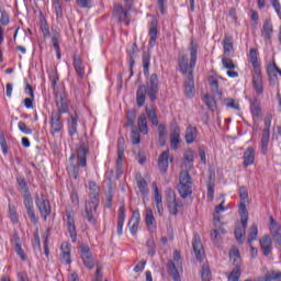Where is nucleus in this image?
Listing matches in <instances>:
<instances>
[{
	"label": "nucleus",
	"instance_id": "f257e3e1",
	"mask_svg": "<svg viewBox=\"0 0 281 281\" xmlns=\"http://www.w3.org/2000/svg\"><path fill=\"white\" fill-rule=\"evenodd\" d=\"M159 92V77L157 74H151L147 86H139L136 92V102L138 106H142L146 102V95L155 102L157 100V93Z\"/></svg>",
	"mask_w": 281,
	"mask_h": 281
},
{
	"label": "nucleus",
	"instance_id": "f03ea898",
	"mask_svg": "<svg viewBox=\"0 0 281 281\" xmlns=\"http://www.w3.org/2000/svg\"><path fill=\"white\" fill-rule=\"evenodd\" d=\"M199 58V44L191 41L187 54L180 56L179 67L181 74H194V67H196V59Z\"/></svg>",
	"mask_w": 281,
	"mask_h": 281
},
{
	"label": "nucleus",
	"instance_id": "7ed1b4c3",
	"mask_svg": "<svg viewBox=\"0 0 281 281\" xmlns=\"http://www.w3.org/2000/svg\"><path fill=\"white\" fill-rule=\"evenodd\" d=\"M16 183L23 193L24 196V207L26 210L27 216L31 222L34 224L37 223L36 221V213L34 212V200L32 199V193H30V187H27V181H25V177L18 176Z\"/></svg>",
	"mask_w": 281,
	"mask_h": 281
},
{
	"label": "nucleus",
	"instance_id": "20e7f679",
	"mask_svg": "<svg viewBox=\"0 0 281 281\" xmlns=\"http://www.w3.org/2000/svg\"><path fill=\"white\" fill-rule=\"evenodd\" d=\"M89 188L91 190L90 196L91 201L86 204V218L92 225H95V212L98 210V184L95 182H90Z\"/></svg>",
	"mask_w": 281,
	"mask_h": 281
},
{
	"label": "nucleus",
	"instance_id": "39448f33",
	"mask_svg": "<svg viewBox=\"0 0 281 281\" xmlns=\"http://www.w3.org/2000/svg\"><path fill=\"white\" fill-rule=\"evenodd\" d=\"M239 216H240V224L235 228V238L238 243H245L247 223L249 221V212L247 211V205L245 202L239 204Z\"/></svg>",
	"mask_w": 281,
	"mask_h": 281
},
{
	"label": "nucleus",
	"instance_id": "423d86ee",
	"mask_svg": "<svg viewBox=\"0 0 281 281\" xmlns=\"http://www.w3.org/2000/svg\"><path fill=\"white\" fill-rule=\"evenodd\" d=\"M223 212H227L225 201H222L220 205L215 206V212L213 213V223L215 229L211 232L212 240H220L221 236L225 235V229L221 228V216L218 215Z\"/></svg>",
	"mask_w": 281,
	"mask_h": 281
},
{
	"label": "nucleus",
	"instance_id": "0eeeda50",
	"mask_svg": "<svg viewBox=\"0 0 281 281\" xmlns=\"http://www.w3.org/2000/svg\"><path fill=\"white\" fill-rule=\"evenodd\" d=\"M178 192L181 199H188L192 194V178L188 171L180 172Z\"/></svg>",
	"mask_w": 281,
	"mask_h": 281
},
{
	"label": "nucleus",
	"instance_id": "6e6552de",
	"mask_svg": "<svg viewBox=\"0 0 281 281\" xmlns=\"http://www.w3.org/2000/svg\"><path fill=\"white\" fill-rule=\"evenodd\" d=\"M182 265L183 260L181 259V252L175 250L173 260H169L167 263L168 273H170L175 281H181L179 269H182Z\"/></svg>",
	"mask_w": 281,
	"mask_h": 281
},
{
	"label": "nucleus",
	"instance_id": "1a4fd4ad",
	"mask_svg": "<svg viewBox=\"0 0 281 281\" xmlns=\"http://www.w3.org/2000/svg\"><path fill=\"white\" fill-rule=\"evenodd\" d=\"M269 237L273 240L274 245L281 247V224L273 216L269 217Z\"/></svg>",
	"mask_w": 281,
	"mask_h": 281
},
{
	"label": "nucleus",
	"instance_id": "9d476101",
	"mask_svg": "<svg viewBox=\"0 0 281 281\" xmlns=\"http://www.w3.org/2000/svg\"><path fill=\"white\" fill-rule=\"evenodd\" d=\"M35 203L42 218H44V221H47V216L52 214V206L49 205V200H47V198L42 194L41 198L38 195L35 198Z\"/></svg>",
	"mask_w": 281,
	"mask_h": 281
},
{
	"label": "nucleus",
	"instance_id": "9b49d317",
	"mask_svg": "<svg viewBox=\"0 0 281 281\" xmlns=\"http://www.w3.org/2000/svg\"><path fill=\"white\" fill-rule=\"evenodd\" d=\"M131 8L124 7L122 4L114 5V16L120 21V23H124L128 25L131 23Z\"/></svg>",
	"mask_w": 281,
	"mask_h": 281
},
{
	"label": "nucleus",
	"instance_id": "f8f14e48",
	"mask_svg": "<svg viewBox=\"0 0 281 281\" xmlns=\"http://www.w3.org/2000/svg\"><path fill=\"white\" fill-rule=\"evenodd\" d=\"M80 251H81V260L87 267V269H93L95 267V261L93 260V254H91V248L86 245L80 246Z\"/></svg>",
	"mask_w": 281,
	"mask_h": 281
},
{
	"label": "nucleus",
	"instance_id": "ddd939ff",
	"mask_svg": "<svg viewBox=\"0 0 281 281\" xmlns=\"http://www.w3.org/2000/svg\"><path fill=\"white\" fill-rule=\"evenodd\" d=\"M60 112L53 111L50 115V134L57 135L63 131V121H60Z\"/></svg>",
	"mask_w": 281,
	"mask_h": 281
},
{
	"label": "nucleus",
	"instance_id": "4468645a",
	"mask_svg": "<svg viewBox=\"0 0 281 281\" xmlns=\"http://www.w3.org/2000/svg\"><path fill=\"white\" fill-rule=\"evenodd\" d=\"M66 225L72 243H76L78 234L76 233V221L74 220V212L71 211L66 212Z\"/></svg>",
	"mask_w": 281,
	"mask_h": 281
},
{
	"label": "nucleus",
	"instance_id": "2eb2a0df",
	"mask_svg": "<svg viewBox=\"0 0 281 281\" xmlns=\"http://www.w3.org/2000/svg\"><path fill=\"white\" fill-rule=\"evenodd\" d=\"M151 188L154 190V201L156 203L157 212L159 216H164V198L159 192V187H157V182H153Z\"/></svg>",
	"mask_w": 281,
	"mask_h": 281
},
{
	"label": "nucleus",
	"instance_id": "dca6fc26",
	"mask_svg": "<svg viewBox=\"0 0 281 281\" xmlns=\"http://www.w3.org/2000/svg\"><path fill=\"white\" fill-rule=\"evenodd\" d=\"M87 155H89V146L86 143H81L77 148V159L81 168L87 166Z\"/></svg>",
	"mask_w": 281,
	"mask_h": 281
},
{
	"label": "nucleus",
	"instance_id": "f3484780",
	"mask_svg": "<svg viewBox=\"0 0 281 281\" xmlns=\"http://www.w3.org/2000/svg\"><path fill=\"white\" fill-rule=\"evenodd\" d=\"M181 205H183V204L177 202L175 191L169 190L168 191V209H169L170 214H172L173 216H177V214H179L178 207H181Z\"/></svg>",
	"mask_w": 281,
	"mask_h": 281
},
{
	"label": "nucleus",
	"instance_id": "a211bd4d",
	"mask_svg": "<svg viewBox=\"0 0 281 281\" xmlns=\"http://www.w3.org/2000/svg\"><path fill=\"white\" fill-rule=\"evenodd\" d=\"M193 251L195 254V258L198 260H203V257L205 256V250L203 249V243L201 241V237L199 235L193 236Z\"/></svg>",
	"mask_w": 281,
	"mask_h": 281
},
{
	"label": "nucleus",
	"instance_id": "6ab92c4d",
	"mask_svg": "<svg viewBox=\"0 0 281 281\" xmlns=\"http://www.w3.org/2000/svg\"><path fill=\"white\" fill-rule=\"evenodd\" d=\"M140 222H142V215L139 214V211L138 210L134 211L132 214V218L128 222V227L132 236H135V234H137Z\"/></svg>",
	"mask_w": 281,
	"mask_h": 281
},
{
	"label": "nucleus",
	"instance_id": "aec40b11",
	"mask_svg": "<svg viewBox=\"0 0 281 281\" xmlns=\"http://www.w3.org/2000/svg\"><path fill=\"white\" fill-rule=\"evenodd\" d=\"M193 162H194V150L187 149L183 154L182 172H188V170H191Z\"/></svg>",
	"mask_w": 281,
	"mask_h": 281
},
{
	"label": "nucleus",
	"instance_id": "412c9836",
	"mask_svg": "<svg viewBox=\"0 0 281 281\" xmlns=\"http://www.w3.org/2000/svg\"><path fill=\"white\" fill-rule=\"evenodd\" d=\"M145 223L149 232H155V229H157V220H155V214L150 207L145 209Z\"/></svg>",
	"mask_w": 281,
	"mask_h": 281
},
{
	"label": "nucleus",
	"instance_id": "4be33fe9",
	"mask_svg": "<svg viewBox=\"0 0 281 281\" xmlns=\"http://www.w3.org/2000/svg\"><path fill=\"white\" fill-rule=\"evenodd\" d=\"M259 243L263 256H269L273 251V239L269 235L263 236Z\"/></svg>",
	"mask_w": 281,
	"mask_h": 281
},
{
	"label": "nucleus",
	"instance_id": "5701e85b",
	"mask_svg": "<svg viewBox=\"0 0 281 281\" xmlns=\"http://www.w3.org/2000/svg\"><path fill=\"white\" fill-rule=\"evenodd\" d=\"M157 19H153L149 25V45L150 47H155L157 45V34H159V30H157Z\"/></svg>",
	"mask_w": 281,
	"mask_h": 281
},
{
	"label": "nucleus",
	"instance_id": "b1692460",
	"mask_svg": "<svg viewBox=\"0 0 281 281\" xmlns=\"http://www.w3.org/2000/svg\"><path fill=\"white\" fill-rule=\"evenodd\" d=\"M187 76L184 82V93L187 98H192L194 95V76L192 74H183Z\"/></svg>",
	"mask_w": 281,
	"mask_h": 281
},
{
	"label": "nucleus",
	"instance_id": "393cba45",
	"mask_svg": "<svg viewBox=\"0 0 281 281\" xmlns=\"http://www.w3.org/2000/svg\"><path fill=\"white\" fill-rule=\"evenodd\" d=\"M124 221H126V209L124 205L120 206L119 209V215H117V225H116V232L119 236H122L124 234Z\"/></svg>",
	"mask_w": 281,
	"mask_h": 281
},
{
	"label": "nucleus",
	"instance_id": "a878e982",
	"mask_svg": "<svg viewBox=\"0 0 281 281\" xmlns=\"http://www.w3.org/2000/svg\"><path fill=\"white\" fill-rule=\"evenodd\" d=\"M252 85L256 93H262L265 88L262 86V75H260V69L255 70V75L252 76Z\"/></svg>",
	"mask_w": 281,
	"mask_h": 281
},
{
	"label": "nucleus",
	"instance_id": "bb28decb",
	"mask_svg": "<svg viewBox=\"0 0 281 281\" xmlns=\"http://www.w3.org/2000/svg\"><path fill=\"white\" fill-rule=\"evenodd\" d=\"M61 262L65 265H71V246L68 243L61 244Z\"/></svg>",
	"mask_w": 281,
	"mask_h": 281
},
{
	"label": "nucleus",
	"instance_id": "cd10ccee",
	"mask_svg": "<svg viewBox=\"0 0 281 281\" xmlns=\"http://www.w3.org/2000/svg\"><path fill=\"white\" fill-rule=\"evenodd\" d=\"M168 159H170L169 149L162 151L158 158V168L161 172H166V170H168Z\"/></svg>",
	"mask_w": 281,
	"mask_h": 281
},
{
	"label": "nucleus",
	"instance_id": "c85d7f7f",
	"mask_svg": "<svg viewBox=\"0 0 281 281\" xmlns=\"http://www.w3.org/2000/svg\"><path fill=\"white\" fill-rule=\"evenodd\" d=\"M254 161H256V149H254V147H248L244 153L245 168L252 166Z\"/></svg>",
	"mask_w": 281,
	"mask_h": 281
},
{
	"label": "nucleus",
	"instance_id": "c756f323",
	"mask_svg": "<svg viewBox=\"0 0 281 281\" xmlns=\"http://www.w3.org/2000/svg\"><path fill=\"white\" fill-rule=\"evenodd\" d=\"M273 34V24L271 23V20H266L263 22V26L261 30V36L265 38V41H271V36Z\"/></svg>",
	"mask_w": 281,
	"mask_h": 281
},
{
	"label": "nucleus",
	"instance_id": "7c9ffc66",
	"mask_svg": "<svg viewBox=\"0 0 281 281\" xmlns=\"http://www.w3.org/2000/svg\"><path fill=\"white\" fill-rule=\"evenodd\" d=\"M199 135V131H196V127L189 125L186 130L184 139L187 144H194L196 142V137Z\"/></svg>",
	"mask_w": 281,
	"mask_h": 281
},
{
	"label": "nucleus",
	"instance_id": "2f4dec72",
	"mask_svg": "<svg viewBox=\"0 0 281 281\" xmlns=\"http://www.w3.org/2000/svg\"><path fill=\"white\" fill-rule=\"evenodd\" d=\"M124 137H120L117 140V159H116V167L120 169L122 168V161H124Z\"/></svg>",
	"mask_w": 281,
	"mask_h": 281
},
{
	"label": "nucleus",
	"instance_id": "473e14b6",
	"mask_svg": "<svg viewBox=\"0 0 281 281\" xmlns=\"http://www.w3.org/2000/svg\"><path fill=\"white\" fill-rule=\"evenodd\" d=\"M68 133L74 136L78 133V114L70 115L68 119Z\"/></svg>",
	"mask_w": 281,
	"mask_h": 281
},
{
	"label": "nucleus",
	"instance_id": "72a5a7b5",
	"mask_svg": "<svg viewBox=\"0 0 281 281\" xmlns=\"http://www.w3.org/2000/svg\"><path fill=\"white\" fill-rule=\"evenodd\" d=\"M57 109L55 110L59 115H63V113H67L69 111V106L67 105V98L64 95H59L57 99Z\"/></svg>",
	"mask_w": 281,
	"mask_h": 281
},
{
	"label": "nucleus",
	"instance_id": "f704fd0d",
	"mask_svg": "<svg viewBox=\"0 0 281 281\" xmlns=\"http://www.w3.org/2000/svg\"><path fill=\"white\" fill-rule=\"evenodd\" d=\"M229 258L235 267H240L241 259H240V251L238 250V248L233 247L231 249Z\"/></svg>",
	"mask_w": 281,
	"mask_h": 281
},
{
	"label": "nucleus",
	"instance_id": "c9c22d12",
	"mask_svg": "<svg viewBox=\"0 0 281 281\" xmlns=\"http://www.w3.org/2000/svg\"><path fill=\"white\" fill-rule=\"evenodd\" d=\"M136 186L142 194V196H148V182H146V179L138 178L136 180Z\"/></svg>",
	"mask_w": 281,
	"mask_h": 281
},
{
	"label": "nucleus",
	"instance_id": "e433bc0d",
	"mask_svg": "<svg viewBox=\"0 0 281 281\" xmlns=\"http://www.w3.org/2000/svg\"><path fill=\"white\" fill-rule=\"evenodd\" d=\"M170 144L172 150H177L179 148V144H181V134H179V131H175L170 134Z\"/></svg>",
	"mask_w": 281,
	"mask_h": 281
},
{
	"label": "nucleus",
	"instance_id": "4c0bfd02",
	"mask_svg": "<svg viewBox=\"0 0 281 281\" xmlns=\"http://www.w3.org/2000/svg\"><path fill=\"white\" fill-rule=\"evenodd\" d=\"M138 131L143 135H148V122L146 121V114H140L138 117Z\"/></svg>",
	"mask_w": 281,
	"mask_h": 281
},
{
	"label": "nucleus",
	"instance_id": "58836bf2",
	"mask_svg": "<svg viewBox=\"0 0 281 281\" xmlns=\"http://www.w3.org/2000/svg\"><path fill=\"white\" fill-rule=\"evenodd\" d=\"M15 254L21 258V260H27L25 252L23 251V247H21V238L14 237L13 239Z\"/></svg>",
	"mask_w": 281,
	"mask_h": 281
},
{
	"label": "nucleus",
	"instance_id": "ea45409f",
	"mask_svg": "<svg viewBox=\"0 0 281 281\" xmlns=\"http://www.w3.org/2000/svg\"><path fill=\"white\" fill-rule=\"evenodd\" d=\"M249 60H250L255 71H258V69H260V63H258V50L256 48L250 49Z\"/></svg>",
	"mask_w": 281,
	"mask_h": 281
},
{
	"label": "nucleus",
	"instance_id": "a19ab883",
	"mask_svg": "<svg viewBox=\"0 0 281 281\" xmlns=\"http://www.w3.org/2000/svg\"><path fill=\"white\" fill-rule=\"evenodd\" d=\"M269 150V130H263L261 137V153L262 155H267Z\"/></svg>",
	"mask_w": 281,
	"mask_h": 281
},
{
	"label": "nucleus",
	"instance_id": "79ce46f5",
	"mask_svg": "<svg viewBox=\"0 0 281 281\" xmlns=\"http://www.w3.org/2000/svg\"><path fill=\"white\" fill-rule=\"evenodd\" d=\"M74 67L79 78H82L85 76V65H82V59L75 57Z\"/></svg>",
	"mask_w": 281,
	"mask_h": 281
},
{
	"label": "nucleus",
	"instance_id": "37998d69",
	"mask_svg": "<svg viewBox=\"0 0 281 281\" xmlns=\"http://www.w3.org/2000/svg\"><path fill=\"white\" fill-rule=\"evenodd\" d=\"M250 111L254 120H258V117L262 115V109L260 108V104L257 101H254L251 103Z\"/></svg>",
	"mask_w": 281,
	"mask_h": 281
},
{
	"label": "nucleus",
	"instance_id": "c03bdc74",
	"mask_svg": "<svg viewBox=\"0 0 281 281\" xmlns=\"http://www.w3.org/2000/svg\"><path fill=\"white\" fill-rule=\"evenodd\" d=\"M241 273L243 271L240 270V266H235V268L227 276L228 281H239Z\"/></svg>",
	"mask_w": 281,
	"mask_h": 281
},
{
	"label": "nucleus",
	"instance_id": "a18cd8bd",
	"mask_svg": "<svg viewBox=\"0 0 281 281\" xmlns=\"http://www.w3.org/2000/svg\"><path fill=\"white\" fill-rule=\"evenodd\" d=\"M223 47H224V55L229 56V54L234 52V44L232 43V38L225 37L223 42Z\"/></svg>",
	"mask_w": 281,
	"mask_h": 281
},
{
	"label": "nucleus",
	"instance_id": "49530a36",
	"mask_svg": "<svg viewBox=\"0 0 281 281\" xmlns=\"http://www.w3.org/2000/svg\"><path fill=\"white\" fill-rule=\"evenodd\" d=\"M257 238H258V225L252 224L248 233V244L251 245V243Z\"/></svg>",
	"mask_w": 281,
	"mask_h": 281
},
{
	"label": "nucleus",
	"instance_id": "de8ad7c7",
	"mask_svg": "<svg viewBox=\"0 0 281 281\" xmlns=\"http://www.w3.org/2000/svg\"><path fill=\"white\" fill-rule=\"evenodd\" d=\"M279 71H280V68H278V65H276V61L270 63L267 67V74L270 78H276Z\"/></svg>",
	"mask_w": 281,
	"mask_h": 281
},
{
	"label": "nucleus",
	"instance_id": "09e8293b",
	"mask_svg": "<svg viewBox=\"0 0 281 281\" xmlns=\"http://www.w3.org/2000/svg\"><path fill=\"white\" fill-rule=\"evenodd\" d=\"M203 102L211 111H216V101L214 100V97L206 94L203 98Z\"/></svg>",
	"mask_w": 281,
	"mask_h": 281
},
{
	"label": "nucleus",
	"instance_id": "8fccbe9b",
	"mask_svg": "<svg viewBox=\"0 0 281 281\" xmlns=\"http://www.w3.org/2000/svg\"><path fill=\"white\" fill-rule=\"evenodd\" d=\"M146 113L151 124H154V126H157L159 124V119H157V113L155 112V110L146 108Z\"/></svg>",
	"mask_w": 281,
	"mask_h": 281
},
{
	"label": "nucleus",
	"instance_id": "3c124183",
	"mask_svg": "<svg viewBox=\"0 0 281 281\" xmlns=\"http://www.w3.org/2000/svg\"><path fill=\"white\" fill-rule=\"evenodd\" d=\"M222 65L227 70L236 69V64L227 56L222 57Z\"/></svg>",
	"mask_w": 281,
	"mask_h": 281
},
{
	"label": "nucleus",
	"instance_id": "603ef678",
	"mask_svg": "<svg viewBox=\"0 0 281 281\" xmlns=\"http://www.w3.org/2000/svg\"><path fill=\"white\" fill-rule=\"evenodd\" d=\"M126 117H127L126 126H133V124H135L137 113L135 112V110H130V111H127Z\"/></svg>",
	"mask_w": 281,
	"mask_h": 281
},
{
	"label": "nucleus",
	"instance_id": "864d4df0",
	"mask_svg": "<svg viewBox=\"0 0 281 281\" xmlns=\"http://www.w3.org/2000/svg\"><path fill=\"white\" fill-rule=\"evenodd\" d=\"M50 87L56 89V85H58V72L56 70H52L49 72Z\"/></svg>",
	"mask_w": 281,
	"mask_h": 281
},
{
	"label": "nucleus",
	"instance_id": "5fc2aeb1",
	"mask_svg": "<svg viewBox=\"0 0 281 281\" xmlns=\"http://www.w3.org/2000/svg\"><path fill=\"white\" fill-rule=\"evenodd\" d=\"M18 128L21 131V133H24V135H32V128H29L23 121L18 123Z\"/></svg>",
	"mask_w": 281,
	"mask_h": 281
},
{
	"label": "nucleus",
	"instance_id": "6e6d98bb",
	"mask_svg": "<svg viewBox=\"0 0 281 281\" xmlns=\"http://www.w3.org/2000/svg\"><path fill=\"white\" fill-rule=\"evenodd\" d=\"M150 67V56L145 55L143 56V69H144V75L148 76V69Z\"/></svg>",
	"mask_w": 281,
	"mask_h": 281
},
{
	"label": "nucleus",
	"instance_id": "4d7b16f0",
	"mask_svg": "<svg viewBox=\"0 0 281 281\" xmlns=\"http://www.w3.org/2000/svg\"><path fill=\"white\" fill-rule=\"evenodd\" d=\"M9 216L12 223H19V215L16 214V209L14 206H9Z\"/></svg>",
	"mask_w": 281,
	"mask_h": 281
},
{
	"label": "nucleus",
	"instance_id": "13d9d810",
	"mask_svg": "<svg viewBox=\"0 0 281 281\" xmlns=\"http://www.w3.org/2000/svg\"><path fill=\"white\" fill-rule=\"evenodd\" d=\"M225 104L228 106V109H235V111L240 109V105L234 99H227Z\"/></svg>",
	"mask_w": 281,
	"mask_h": 281
},
{
	"label": "nucleus",
	"instance_id": "bf43d9fd",
	"mask_svg": "<svg viewBox=\"0 0 281 281\" xmlns=\"http://www.w3.org/2000/svg\"><path fill=\"white\" fill-rule=\"evenodd\" d=\"M202 280L210 281L212 280V272H210V268H202Z\"/></svg>",
	"mask_w": 281,
	"mask_h": 281
},
{
	"label": "nucleus",
	"instance_id": "052dcab7",
	"mask_svg": "<svg viewBox=\"0 0 281 281\" xmlns=\"http://www.w3.org/2000/svg\"><path fill=\"white\" fill-rule=\"evenodd\" d=\"M207 198L210 201H214V183L212 182L207 183Z\"/></svg>",
	"mask_w": 281,
	"mask_h": 281
},
{
	"label": "nucleus",
	"instance_id": "680f3d73",
	"mask_svg": "<svg viewBox=\"0 0 281 281\" xmlns=\"http://www.w3.org/2000/svg\"><path fill=\"white\" fill-rule=\"evenodd\" d=\"M239 196L241 201H247V199H249V192L247 191V188L245 187L239 188Z\"/></svg>",
	"mask_w": 281,
	"mask_h": 281
},
{
	"label": "nucleus",
	"instance_id": "e2e57ef3",
	"mask_svg": "<svg viewBox=\"0 0 281 281\" xmlns=\"http://www.w3.org/2000/svg\"><path fill=\"white\" fill-rule=\"evenodd\" d=\"M0 23L1 25H8L10 23V16L5 11L1 12Z\"/></svg>",
	"mask_w": 281,
	"mask_h": 281
},
{
	"label": "nucleus",
	"instance_id": "0e129e2a",
	"mask_svg": "<svg viewBox=\"0 0 281 281\" xmlns=\"http://www.w3.org/2000/svg\"><path fill=\"white\" fill-rule=\"evenodd\" d=\"M139 142H142V137L139 135V132L134 130L132 132V144H139Z\"/></svg>",
	"mask_w": 281,
	"mask_h": 281
},
{
	"label": "nucleus",
	"instance_id": "69168bd1",
	"mask_svg": "<svg viewBox=\"0 0 281 281\" xmlns=\"http://www.w3.org/2000/svg\"><path fill=\"white\" fill-rule=\"evenodd\" d=\"M272 7L276 10L279 19H281V5H280V0H272Z\"/></svg>",
	"mask_w": 281,
	"mask_h": 281
},
{
	"label": "nucleus",
	"instance_id": "338daca9",
	"mask_svg": "<svg viewBox=\"0 0 281 281\" xmlns=\"http://www.w3.org/2000/svg\"><path fill=\"white\" fill-rule=\"evenodd\" d=\"M53 9L56 13V16H63V5L60 4H53Z\"/></svg>",
	"mask_w": 281,
	"mask_h": 281
},
{
	"label": "nucleus",
	"instance_id": "774afa93",
	"mask_svg": "<svg viewBox=\"0 0 281 281\" xmlns=\"http://www.w3.org/2000/svg\"><path fill=\"white\" fill-rule=\"evenodd\" d=\"M89 3H91V0H77L79 8H89Z\"/></svg>",
	"mask_w": 281,
	"mask_h": 281
}]
</instances>
